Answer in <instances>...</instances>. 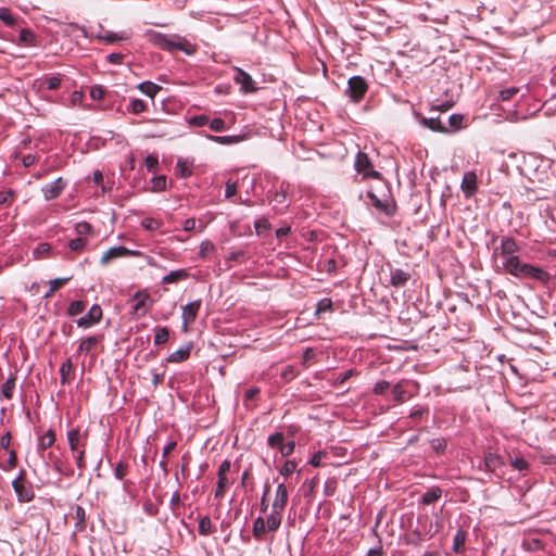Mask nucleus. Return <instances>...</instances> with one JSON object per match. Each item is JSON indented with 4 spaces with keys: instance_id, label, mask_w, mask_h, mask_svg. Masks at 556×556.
Listing matches in <instances>:
<instances>
[{
    "instance_id": "nucleus-1",
    "label": "nucleus",
    "mask_w": 556,
    "mask_h": 556,
    "mask_svg": "<svg viewBox=\"0 0 556 556\" xmlns=\"http://www.w3.org/2000/svg\"><path fill=\"white\" fill-rule=\"evenodd\" d=\"M288 500L289 492L286 484L283 482L279 483L269 515L266 518L258 516L253 521L252 533L257 541H264L268 532H276L280 528Z\"/></svg>"
},
{
    "instance_id": "nucleus-2",
    "label": "nucleus",
    "mask_w": 556,
    "mask_h": 556,
    "mask_svg": "<svg viewBox=\"0 0 556 556\" xmlns=\"http://www.w3.org/2000/svg\"><path fill=\"white\" fill-rule=\"evenodd\" d=\"M147 35L151 37L152 42L159 48L167 51L179 50L187 55H192L197 52V46L191 43L188 39L179 35L167 36L154 30H148Z\"/></svg>"
},
{
    "instance_id": "nucleus-3",
    "label": "nucleus",
    "mask_w": 556,
    "mask_h": 556,
    "mask_svg": "<svg viewBox=\"0 0 556 556\" xmlns=\"http://www.w3.org/2000/svg\"><path fill=\"white\" fill-rule=\"evenodd\" d=\"M518 251L517 242L510 237H502L500 247L494 250V254L498 253L503 258V268L509 274L520 263L519 257L516 255Z\"/></svg>"
},
{
    "instance_id": "nucleus-4",
    "label": "nucleus",
    "mask_w": 556,
    "mask_h": 556,
    "mask_svg": "<svg viewBox=\"0 0 556 556\" xmlns=\"http://www.w3.org/2000/svg\"><path fill=\"white\" fill-rule=\"evenodd\" d=\"M368 90L367 81L364 77L355 75L348 80V88L345 90L346 96L354 103L362 101Z\"/></svg>"
},
{
    "instance_id": "nucleus-5",
    "label": "nucleus",
    "mask_w": 556,
    "mask_h": 556,
    "mask_svg": "<svg viewBox=\"0 0 556 556\" xmlns=\"http://www.w3.org/2000/svg\"><path fill=\"white\" fill-rule=\"evenodd\" d=\"M510 275L516 277H530L540 281H547L549 279V275L547 271L540 267H535L530 264H521L519 263L516 266V269H514Z\"/></svg>"
},
{
    "instance_id": "nucleus-6",
    "label": "nucleus",
    "mask_w": 556,
    "mask_h": 556,
    "mask_svg": "<svg viewBox=\"0 0 556 556\" xmlns=\"http://www.w3.org/2000/svg\"><path fill=\"white\" fill-rule=\"evenodd\" d=\"M132 302L131 314L136 318L143 317L152 305L150 295L144 291H137L132 296Z\"/></svg>"
},
{
    "instance_id": "nucleus-7",
    "label": "nucleus",
    "mask_w": 556,
    "mask_h": 556,
    "mask_svg": "<svg viewBox=\"0 0 556 556\" xmlns=\"http://www.w3.org/2000/svg\"><path fill=\"white\" fill-rule=\"evenodd\" d=\"M355 169L358 174L363 175V178H380V173L372 168V164L368 155L364 152H358L354 163Z\"/></svg>"
},
{
    "instance_id": "nucleus-8",
    "label": "nucleus",
    "mask_w": 556,
    "mask_h": 556,
    "mask_svg": "<svg viewBox=\"0 0 556 556\" xmlns=\"http://www.w3.org/2000/svg\"><path fill=\"white\" fill-rule=\"evenodd\" d=\"M418 384L410 380H401L399 381L392 390L393 399L396 402L403 403L406 400L413 397L415 395V391L410 390V387H417Z\"/></svg>"
},
{
    "instance_id": "nucleus-9",
    "label": "nucleus",
    "mask_w": 556,
    "mask_h": 556,
    "mask_svg": "<svg viewBox=\"0 0 556 556\" xmlns=\"http://www.w3.org/2000/svg\"><path fill=\"white\" fill-rule=\"evenodd\" d=\"M102 318V308L98 304H93L88 313L77 320L79 328L88 329L98 324Z\"/></svg>"
},
{
    "instance_id": "nucleus-10",
    "label": "nucleus",
    "mask_w": 556,
    "mask_h": 556,
    "mask_svg": "<svg viewBox=\"0 0 556 556\" xmlns=\"http://www.w3.org/2000/svg\"><path fill=\"white\" fill-rule=\"evenodd\" d=\"M139 251L128 250L127 248L123 245L113 247L106 250L100 260L101 265L105 266L108 265L112 260L128 255H139Z\"/></svg>"
},
{
    "instance_id": "nucleus-11",
    "label": "nucleus",
    "mask_w": 556,
    "mask_h": 556,
    "mask_svg": "<svg viewBox=\"0 0 556 556\" xmlns=\"http://www.w3.org/2000/svg\"><path fill=\"white\" fill-rule=\"evenodd\" d=\"M66 185V181L62 177H59L54 181L42 186L41 191L43 193L45 199L47 201L56 199L58 197L61 195Z\"/></svg>"
},
{
    "instance_id": "nucleus-12",
    "label": "nucleus",
    "mask_w": 556,
    "mask_h": 556,
    "mask_svg": "<svg viewBox=\"0 0 556 556\" xmlns=\"http://www.w3.org/2000/svg\"><path fill=\"white\" fill-rule=\"evenodd\" d=\"M233 80L240 85V90L243 93L254 92L256 91L255 83L252 79L251 75L244 72L241 68H235Z\"/></svg>"
},
{
    "instance_id": "nucleus-13",
    "label": "nucleus",
    "mask_w": 556,
    "mask_h": 556,
    "mask_svg": "<svg viewBox=\"0 0 556 556\" xmlns=\"http://www.w3.org/2000/svg\"><path fill=\"white\" fill-rule=\"evenodd\" d=\"M12 486L17 495L18 501L29 502L34 497V492L30 488L26 486L24 480L18 477L12 482Z\"/></svg>"
},
{
    "instance_id": "nucleus-14",
    "label": "nucleus",
    "mask_w": 556,
    "mask_h": 556,
    "mask_svg": "<svg viewBox=\"0 0 556 556\" xmlns=\"http://www.w3.org/2000/svg\"><path fill=\"white\" fill-rule=\"evenodd\" d=\"M87 433H81L79 429H71L67 432V442L70 450L75 453L81 448V444H86Z\"/></svg>"
},
{
    "instance_id": "nucleus-15",
    "label": "nucleus",
    "mask_w": 556,
    "mask_h": 556,
    "mask_svg": "<svg viewBox=\"0 0 556 556\" xmlns=\"http://www.w3.org/2000/svg\"><path fill=\"white\" fill-rule=\"evenodd\" d=\"M200 307H201L200 300L190 302L182 307V320H184L185 328H187V326L189 324H191L195 320Z\"/></svg>"
},
{
    "instance_id": "nucleus-16",
    "label": "nucleus",
    "mask_w": 556,
    "mask_h": 556,
    "mask_svg": "<svg viewBox=\"0 0 556 556\" xmlns=\"http://www.w3.org/2000/svg\"><path fill=\"white\" fill-rule=\"evenodd\" d=\"M462 190L466 197H471L477 190V175L475 172H466L462 180Z\"/></svg>"
},
{
    "instance_id": "nucleus-17",
    "label": "nucleus",
    "mask_w": 556,
    "mask_h": 556,
    "mask_svg": "<svg viewBox=\"0 0 556 556\" xmlns=\"http://www.w3.org/2000/svg\"><path fill=\"white\" fill-rule=\"evenodd\" d=\"M101 339L102 336H90L83 339L77 349V354H88L100 343Z\"/></svg>"
},
{
    "instance_id": "nucleus-18",
    "label": "nucleus",
    "mask_w": 556,
    "mask_h": 556,
    "mask_svg": "<svg viewBox=\"0 0 556 556\" xmlns=\"http://www.w3.org/2000/svg\"><path fill=\"white\" fill-rule=\"evenodd\" d=\"M367 197L370 199V203L380 212L387 215L393 214V208L387 200L379 199L372 191L367 192Z\"/></svg>"
},
{
    "instance_id": "nucleus-19",
    "label": "nucleus",
    "mask_w": 556,
    "mask_h": 556,
    "mask_svg": "<svg viewBox=\"0 0 556 556\" xmlns=\"http://www.w3.org/2000/svg\"><path fill=\"white\" fill-rule=\"evenodd\" d=\"M193 161L179 157L176 164V174L181 178H187L192 175Z\"/></svg>"
},
{
    "instance_id": "nucleus-20",
    "label": "nucleus",
    "mask_w": 556,
    "mask_h": 556,
    "mask_svg": "<svg viewBox=\"0 0 556 556\" xmlns=\"http://www.w3.org/2000/svg\"><path fill=\"white\" fill-rule=\"evenodd\" d=\"M192 345L188 344L186 346H181L180 349L176 350L175 352L170 353L166 361L168 363H181L190 356Z\"/></svg>"
},
{
    "instance_id": "nucleus-21",
    "label": "nucleus",
    "mask_w": 556,
    "mask_h": 556,
    "mask_svg": "<svg viewBox=\"0 0 556 556\" xmlns=\"http://www.w3.org/2000/svg\"><path fill=\"white\" fill-rule=\"evenodd\" d=\"M97 38L103 40L108 43H114L116 41H125L129 39L128 35L125 34H116L110 30H105L101 28V31L97 35Z\"/></svg>"
},
{
    "instance_id": "nucleus-22",
    "label": "nucleus",
    "mask_w": 556,
    "mask_h": 556,
    "mask_svg": "<svg viewBox=\"0 0 556 556\" xmlns=\"http://www.w3.org/2000/svg\"><path fill=\"white\" fill-rule=\"evenodd\" d=\"M410 275L402 269H392L391 270V279L390 282L393 287L400 288L404 287L406 282L409 280Z\"/></svg>"
},
{
    "instance_id": "nucleus-23",
    "label": "nucleus",
    "mask_w": 556,
    "mask_h": 556,
    "mask_svg": "<svg viewBox=\"0 0 556 556\" xmlns=\"http://www.w3.org/2000/svg\"><path fill=\"white\" fill-rule=\"evenodd\" d=\"M189 278V271L187 269L172 270L169 274L162 278V283L170 285Z\"/></svg>"
},
{
    "instance_id": "nucleus-24",
    "label": "nucleus",
    "mask_w": 556,
    "mask_h": 556,
    "mask_svg": "<svg viewBox=\"0 0 556 556\" xmlns=\"http://www.w3.org/2000/svg\"><path fill=\"white\" fill-rule=\"evenodd\" d=\"M16 377L15 375H10V377L5 380V382L0 387V396L11 400L13 397V392L15 389Z\"/></svg>"
},
{
    "instance_id": "nucleus-25",
    "label": "nucleus",
    "mask_w": 556,
    "mask_h": 556,
    "mask_svg": "<svg viewBox=\"0 0 556 556\" xmlns=\"http://www.w3.org/2000/svg\"><path fill=\"white\" fill-rule=\"evenodd\" d=\"M271 201L275 203L274 208L277 213H282L289 206L287 192L282 189L275 192Z\"/></svg>"
},
{
    "instance_id": "nucleus-26",
    "label": "nucleus",
    "mask_w": 556,
    "mask_h": 556,
    "mask_svg": "<svg viewBox=\"0 0 556 556\" xmlns=\"http://www.w3.org/2000/svg\"><path fill=\"white\" fill-rule=\"evenodd\" d=\"M138 89L146 96L153 99L156 93L161 90V86L151 83V81H143L138 85Z\"/></svg>"
},
{
    "instance_id": "nucleus-27",
    "label": "nucleus",
    "mask_w": 556,
    "mask_h": 556,
    "mask_svg": "<svg viewBox=\"0 0 556 556\" xmlns=\"http://www.w3.org/2000/svg\"><path fill=\"white\" fill-rule=\"evenodd\" d=\"M55 441V433L52 429H49L42 437L38 440V448L40 451H45L48 447L52 446Z\"/></svg>"
},
{
    "instance_id": "nucleus-28",
    "label": "nucleus",
    "mask_w": 556,
    "mask_h": 556,
    "mask_svg": "<svg viewBox=\"0 0 556 556\" xmlns=\"http://www.w3.org/2000/svg\"><path fill=\"white\" fill-rule=\"evenodd\" d=\"M502 464L501 457L494 453H489L484 457V466L489 471H495Z\"/></svg>"
},
{
    "instance_id": "nucleus-29",
    "label": "nucleus",
    "mask_w": 556,
    "mask_h": 556,
    "mask_svg": "<svg viewBox=\"0 0 556 556\" xmlns=\"http://www.w3.org/2000/svg\"><path fill=\"white\" fill-rule=\"evenodd\" d=\"M207 138L219 144H233L242 140L241 136H213L207 135Z\"/></svg>"
},
{
    "instance_id": "nucleus-30",
    "label": "nucleus",
    "mask_w": 556,
    "mask_h": 556,
    "mask_svg": "<svg viewBox=\"0 0 556 556\" xmlns=\"http://www.w3.org/2000/svg\"><path fill=\"white\" fill-rule=\"evenodd\" d=\"M73 372V363L67 358L60 367L61 383L66 384L70 381V375Z\"/></svg>"
},
{
    "instance_id": "nucleus-31",
    "label": "nucleus",
    "mask_w": 556,
    "mask_h": 556,
    "mask_svg": "<svg viewBox=\"0 0 556 556\" xmlns=\"http://www.w3.org/2000/svg\"><path fill=\"white\" fill-rule=\"evenodd\" d=\"M130 114H140L147 110V104L141 99H132L126 108Z\"/></svg>"
},
{
    "instance_id": "nucleus-32",
    "label": "nucleus",
    "mask_w": 556,
    "mask_h": 556,
    "mask_svg": "<svg viewBox=\"0 0 556 556\" xmlns=\"http://www.w3.org/2000/svg\"><path fill=\"white\" fill-rule=\"evenodd\" d=\"M199 534L201 535H210L213 532V523L208 516H203L199 520L198 526Z\"/></svg>"
},
{
    "instance_id": "nucleus-33",
    "label": "nucleus",
    "mask_w": 556,
    "mask_h": 556,
    "mask_svg": "<svg viewBox=\"0 0 556 556\" xmlns=\"http://www.w3.org/2000/svg\"><path fill=\"white\" fill-rule=\"evenodd\" d=\"M442 495V491L440 488H432L429 489L424 495H422V504L430 505L433 502L438 501Z\"/></svg>"
},
{
    "instance_id": "nucleus-34",
    "label": "nucleus",
    "mask_w": 556,
    "mask_h": 556,
    "mask_svg": "<svg viewBox=\"0 0 556 556\" xmlns=\"http://www.w3.org/2000/svg\"><path fill=\"white\" fill-rule=\"evenodd\" d=\"M169 338V331L166 327H156L154 329V344L161 345L167 342Z\"/></svg>"
},
{
    "instance_id": "nucleus-35",
    "label": "nucleus",
    "mask_w": 556,
    "mask_h": 556,
    "mask_svg": "<svg viewBox=\"0 0 556 556\" xmlns=\"http://www.w3.org/2000/svg\"><path fill=\"white\" fill-rule=\"evenodd\" d=\"M466 542V532L463 530H458L454 535L453 540V551L455 553H460L464 549Z\"/></svg>"
},
{
    "instance_id": "nucleus-36",
    "label": "nucleus",
    "mask_w": 556,
    "mask_h": 556,
    "mask_svg": "<svg viewBox=\"0 0 556 556\" xmlns=\"http://www.w3.org/2000/svg\"><path fill=\"white\" fill-rule=\"evenodd\" d=\"M422 124L434 131H445V126L442 125L439 117L422 118Z\"/></svg>"
},
{
    "instance_id": "nucleus-37",
    "label": "nucleus",
    "mask_w": 556,
    "mask_h": 556,
    "mask_svg": "<svg viewBox=\"0 0 556 556\" xmlns=\"http://www.w3.org/2000/svg\"><path fill=\"white\" fill-rule=\"evenodd\" d=\"M267 443L271 448H278L280 451L285 443V437L281 432H275L267 438Z\"/></svg>"
},
{
    "instance_id": "nucleus-38",
    "label": "nucleus",
    "mask_w": 556,
    "mask_h": 556,
    "mask_svg": "<svg viewBox=\"0 0 556 556\" xmlns=\"http://www.w3.org/2000/svg\"><path fill=\"white\" fill-rule=\"evenodd\" d=\"M85 307H86V305L83 301H80V300L73 301L70 303V305L67 307V314H68V316L74 317L76 315L81 314L85 311Z\"/></svg>"
},
{
    "instance_id": "nucleus-39",
    "label": "nucleus",
    "mask_w": 556,
    "mask_h": 556,
    "mask_svg": "<svg viewBox=\"0 0 556 556\" xmlns=\"http://www.w3.org/2000/svg\"><path fill=\"white\" fill-rule=\"evenodd\" d=\"M0 21L9 27H13L16 24V18L12 15L11 11L4 7L0 8Z\"/></svg>"
},
{
    "instance_id": "nucleus-40",
    "label": "nucleus",
    "mask_w": 556,
    "mask_h": 556,
    "mask_svg": "<svg viewBox=\"0 0 556 556\" xmlns=\"http://www.w3.org/2000/svg\"><path fill=\"white\" fill-rule=\"evenodd\" d=\"M86 245H87V239L86 238H81V237H77L75 239H72L68 242L70 250L74 251V252H81V251H84Z\"/></svg>"
},
{
    "instance_id": "nucleus-41",
    "label": "nucleus",
    "mask_w": 556,
    "mask_h": 556,
    "mask_svg": "<svg viewBox=\"0 0 556 556\" xmlns=\"http://www.w3.org/2000/svg\"><path fill=\"white\" fill-rule=\"evenodd\" d=\"M68 280H70V277L55 278L53 280H50V289L46 293L45 298H50L59 288H61L63 285H65Z\"/></svg>"
},
{
    "instance_id": "nucleus-42",
    "label": "nucleus",
    "mask_w": 556,
    "mask_h": 556,
    "mask_svg": "<svg viewBox=\"0 0 556 556\" xmlns=\"http://www.w3.org/2000/svg\"><path fill=\"white\" fill-rule=\"evenodd\" d=\"M141 226L146 230L154 231V230H157L162 226V223L155 218L146 217L141 220Z\"/></svg>"
},
{
    "instance_id": "nucleus-43",
    "label": "nucleus",
    "mask_w": 556,
    "mask_h": 556,
    "mask_svg": "<svg viewBox=\"0 0 556 556\" xmlns=\"http://www.w3.org/2000/svg\"><path fill=\"white\" fill-rule=\"evenodd\" d=\"M75 231L78 237L86 238V236L92 232V226L87 222H80L76 224Z\"/></svg>"
},
{
    "instance_id": "nucleus-44",
    "label": "nucleus",
    "mask_w": 556,
    "mask_h": 556,
    "mask_svg": "<svg viewBox=\"0 0 556 556\" xmlns=\"http://www.w3.org/2000/svg\"><path fill=\"white\" fill-rule=\"evenodd\" d=\"M16 192L12 189L0 190V205H10Z\"/></svg>"
},
{
    "instance_id": "nucleus-45",
    "label": "nucleus",
    "mask_w": 556,
    "mask_h": 556,
    "mask_svg": "<svg viewBox=\"0 0 556 556\" xmlns=\"http://www.w3.org/2000/svg\"><path fill=\"white\" fill-rule=\"evenodd\" d=\"M61 81L60 76H45L42 78V84H46L49 90L58 89L61 86Z\"/></svg>"
},
{
    "instance_id": "nucleus-46",
    "label": "nucleus",
    "mask_w": 556,
    "mask_h": 556,
    "mask_svg": "<svg viewBox=\"0 0 556 556\" xmlns=\"http://www.w3.org/2000/svg\"><path fill=\"white\" fill-rule=\"evenodd\" d=\"M228 484H229V480H228L227 477H218V481H217V485H216V490H215L214 496L216 498L223 497L224 492H225L226 488L228 486Z\"/></svg>"
},
{
    "instance_id": "nucleus-47",
    "label": "nucleus",
    "mask_w": 556,
    "mask_h": 556,
    "mask_svg": "<svg viewBox=\"0 0 556 556\" xmlns=\"http://www.w3.org/2000/svg\"><path fill=\"white\" fill-rule=\"evenodd\" d=\"M519 91L517 87H509L500 91L498 99L502 101L511 100Z\"/></svg>"
},
{
    "instance_id": "nucleus-48",
    "label": "nucleus",
    "mask_w": 556,
    "mask_h": 556,
    "mask_svg": "<svg viewBox=\"0 0 556 556\" xmlns=\"http://www.w3.org/2000/svg\"><path fill=\"white\" fill-rule=\"evenodd\" d=\"M214 249H215V245L213 244L212 241H210V240L202 241L200 244V251H199L200 257L205 258L210 253H212L214 251Z\"/></svg>"
},
{
    "instance_id": "nucleus-49",
    "label": "nucleus",
    "mask_w": 556,
    "mask_h": 556,
    "mask_svg": "<svg viewBox=\"0 0 556 556\" xmlns=\"http://www.w3.org/2000/svg\"><path fill=\"white\" fill-rule=\"evenodd\" d=\"M18 39L22 43L33 45L35 40V35L29 29H22L18 35Z\"/></svg>"
},
{
    "instance_id": "nucleus-50",
    "label": "nucleus",
    "mask_w": 556,
    "mask_h": 556,
    "mask_svg": "<svg viewBox=\"0 0 556 556\" xmlns=\"http://www.w3.org/2000/svg\"><path fill=\"white\" fill-rule=\"evenodd\" d=\"M208 122H210L208 117L206 115H203V114L202 115L192 116L188 121L189 125L194 126V127L205 126V125L208 124Z\"/></svg>"
},
{
    "instance_id": "nucleus-51",
    "label": "nucleus",
    "mask_w": 556,
    "mask_h": 556,
    "mask_svg": "<svg viewBox=\"0 0 556 556\" xmlns=\"http://www.w3.org/2000/svg\"><path fill=\"white\" fill-rule=\"evenodd\" d=\"M166 189V177L165 176H156L152 179V190L153 191H163Z\"/></svg>"
},
{
    "instance_id": "nucleus-52",
    "label": "nucleus",
    "mask_w": 556,
    "mask_h": 556,
    "mask_svg": "<svg viewBox=\"0 0 556 556\" xmlns=\"http://www.w3.org/2000/svg\"><path fill=\"white\" fill-rule=\"evenodd\" d=\"M296 468V463L294 460H287L283 466L280 468V473L288 478L290 475L294 472Z\"/></svg>"
},
{
    "instance_id": "nucleus-53",
    "label": "nucleus",
    "mask_w": 556,
    "mask_h": 556,
    "mask_svg": "<svg viewBox=\"0 0 556 556\" xmlns=\"http://www.w3.org/2000/svg\"><path fill=\"white\" fill-rule=\"evenodd\" d=\"M74 518L77 520V527L81 528L86 520V511L81 506H76L74 508Z\"/></svg>"
},
{
    "instance_id": "nucleus-54",
    "label": "nucleus",
    "mask_w": 556,
    "mask_h": 556,
    "mask_svg": "<svg viewBox=\"0 0 556 556\" xmlns=\"http://www.w3.org/2000/svg\"><path fill=\"white\" fill-rule=\"evenodd\" d=\"M75 462L80 470L85 469V443L81 444V448L78 452H75Z\"/></svg>"
},
{
    "instance_id": "nucleus-55",
    "label": "nucleus",
    "mask_w": 556,
    "mask_h": 556,
    "mask_svg": "<svg viewBox=\"0 0 556 556\" xmlns=\"http://www.w3.org/2000/svg\"><path fill=\"white\" fill-rule=\"evenodd\" d=\"M390 388V383L386 380H380L374 386V393L377 395L384 394Z\"/></svg>"
},
{
    "instance_id": "nucleus-56",
    "label": "nucleus",
    "mask_w": 556,
    "mask_h": 556,
    "mask_svg": "<svg viewBox=\"0 0 556 556\" xmlns=\"http://www.w3.org/2000/svg\"><path fill=\"white\" fill-rule=\"evenodd\" d=\"M260 392L261 390L257 387H252L248 389L244 393V405L249 406V402L253 401L258 395Z\"/></svg>"
},
{
    "instance_id": "nucleus-57",
    "label": "nucleus",
    "mask_w": 556,
    "mask_h": 556,
    "mask_svg": "<svg viewBox=\"0 0 556 556\" xmlns=\"http://www.w3.org/2000/svg\"><path fill=\"white\" fill-rule=\"evenodd\" d=\"M431 447L438 452L442 453L446 448V441L443 438H437L431 441Z\"/></svg>"
},
{
    "instance_id": "nucleus-58",
    "label": "nucleus",
    "mask_w": 556,
    "mask_h": 556,
    "mask_svg": "<svg viewBox=\"0 0 556 556\" xmlns=\"http://www.w3.org/2000/svg\"><path fill=\"white\" fill-rule=\"evenodd\" d=\"M511 466L515 469L522 471L528 469L529 463L522 457H516L515 459L511 460Z\"/></svg>"
},
{
    "instance_id": "nucleus-59",
    "label": "nucleus",
    "mask_w": 556,
    "mask_h": 556,
    "mask_svg": "<svg viewBox=\"0 0 556 556\" xmlns=\"http://www.w3.org/2000/svg\"><path fill=\"white\" fill-rule=\"evenodd\" d=\"M294 447H295L294 441L285 442L279 452H280L281 456L287 457L293 453Z\"/></svg>"
},
{
    "instance_id": "nucleus-60",
    "label": "nucleus",
    "mask_w": 556,
    "mask_h": 556,
    "mask_svg": "<svg viewBox=\"0 0 556 556\" xmlns=\"http://www.w3.org/2000/svg\"><path fill=\"white\" fill-rule=\"evenodd\" d=\"M126 472H127V465L119 462L114 469L115 478L118 480H123L124 477L126 476Z\"/></svg>"
},
{
    "instance_id": "nucleus-61",
    "label": "nucleus",
    "mask_w": 556,
    "mask_h": 556,
    "mask_svg": "<svg viewBox=\"0 0 556 556\" xmlns=\"http://www.w3.org/2000/svg\"><path fill=\"white\" fill-rule=\"evenodd\" d=\"M144 164L149 172H154V170H156V168L159 166L157 157H155L153 155H148L144 160Z\"/></svg>"
},
{
    "instance_id": "nucleus-62",
    "label": "nucleus",
    "mask_w": 556,
    "mask_h": 556,
    "mask_svg": "<svg viewBox=\"0 0 556 556\" xmlns=\"http://www.w3.org/2000/svg\"><path fill=\"white\" fill-rule=\"evenodd\" d=\"M463 119H464L463 115H460V114H452L448 117L450 126L452 128H454V129H458L462 126Z\"/></svg>"
},
{
    "instance_id": "nucleus-63",
    "label": "nucleus",
    "mask_w": 556,
    "mask_h": 556,
    "mask_svg": "<svg viewBox=\"0 0 556 556\" xmlns=\"http://www.w3.org/2000/svg\"><path fill=\"white\" fill-rule=\"evenodd\" d=\"M269 226H270L269 223L265 218H260V219L255 220V223H254V228L258 235L262 233L263 231L267 230L269 228Z\"/></svg>"
},
{
    "instance_id": "nucleus-64",
    "label": "nucleus",
    "mask_w": 556,
    "mask_h": 556,
    "mask_svg": "<svg viewBox=\"0 0 556 556\" xmlns=\"http://www.w3.org/2000/svg\"><path fill=\"white\" fill-rule=\"evenodd\" d=\"M208 125L213 131H223L225 129V121L222 118H214L208 122Z\"/></svg>"
}]
</instances>
